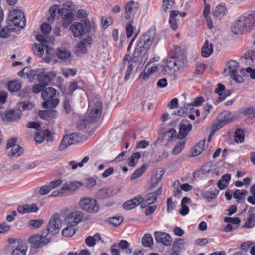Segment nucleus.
Listing matches in <instances>:
<instances>
[{"label": "nucleus", "instance_id": "423d86ee", "mask_svg": "<svg viewBox=\"0 0 255 255\" xmlns=\"http://www.w3.org/2000/svg\"><path fill=\"white\" fill-rule=\"evenodd\" d=\"M91 23L88 19H84L83 22H75L70 27V30L75 38L82 36L84 33L91 31Z\"/></svg>", "mask_w": 255, "mask_h": 255}, {"label": "nucleus", "instance_id": "c9c22d12", "mask_svg": "<svg viewBox=\"0 0 255 255\" xmlns=\"http://www.w3.org/2000/svg\"><path fill=\"white\" fill-rule=\"evenodd\" d=\"M8 89L10 92H17L22 87V83L18 80L10 81L8 83Z\"/></svg>", "mask_w": 255, "mask_h": 255}, {"label": "nucleus", "instance_id": "c85d7f7f", "mask_svg": "<svg viewBox=\"0 0 255 255\" xmlns=\"http://www.w3.org/2000/svg\"><path fill=\"white\" fill-rule=\"evenodd\" d=\"M192 126L190 124L182 123L180 127L179 133L178 135L179 139H182L185 137L188 133L191 130Z\"/></svg>", "mask_w": 255, "mask_h": 255}, {"label": "nucleus", "instance_id": "864d4df0", "mask_svg": "<svg viewBox=\"0 0 255 255\" xmlns=\"http://www.w3.org/2000/svg\"><path fill=\"white\" fill-rule=\"evenodd\" d=\"M255 225V214H252L247 219V221L245 223L244 226L245 228H250L254 226Z\"/></svg>", "mask_w": 255, "mask_h": 255}, {"label": "nucleus", "instance_id": "2eb2a0df", "mask_svg": "<svg viewBox=\"0 0 255 255\" xmlns=\"http://www.w3.org/2000/svg\"><path fill=\"white\" fill-rule=\"evenodd\" d=\"M92 40L91 37H87L80 41L75 47V53L77 55L85 54L87 51V48L92 44Z\"/></svg>", "mask_w": 255, "mask_h": 255}, {"label": "nucleus", "instance_id": "58836bf2", "mask_svg": "<svg viewBox=\"0 0 255 255\" xmlns=\"http://www.w3.org/2000/svg\"><path fill=\"white\" fill-rule=\"evenodd\" d=\"M231 180V176L229 174H225L222 176L221 180L218 183V187L223 190L227 187L229 181Z\"/></svg>", "mask_w": 255, "mask_h": 255}, {"label": "nucleus", "instance_id": "a211bd4d", "mask_svg": "<svg viewBox=\"0 0 255 255\" xmlns=\"http://www.w3.org/2000/svg\"><path fill=\"white\" fill-rule=\"evenodd\" d=\"M161 193L162 189L161 187H160L156 192L147 194L145 198H143V201L141 202V208H145L148 205L154 203Z\"/></svg>", "mask_w": 255, "mask_h": 255}, {"label": "nucleus", "instance_id": "774afa93", "mask_svg": "<svg viewBox=\"0 0 255 255\" xmlns=\"http://www.w3.org/2000/svg\"><path fill=\"white\" fill-rule=\"evenodd\" d=\"M130 245V244L126 240H121L120 242L118 244V247L119 249L123 250H126L127 249H128Z\"/></svg>", "mask_w": 255, "mask_h": 255}, {"label": "nucleus", "instance_id": "393cba45", "mask_svg": "<svg viewBox=\"0 0 255 255\" xmlns=\"http://www.w3.org/2000/svg\"><path fill=\"white\" fill-rule=\"evenodd\" d=\"M85 244L89 247H92L97 244L104 242L101 235L96 233L94 236H89L85 239Z\"/></svg>", "mask_w": 255, "mask_h": 255}, {"label": "nucleus", "instance_id": "f3484780", "mask_svg": "<svg viewBox=\"0 0 255 255\" xmlns=\"http://www.w3.org/2000/svg\"><path fill=\"white\" fill-rule=\"evenodd\" d=\"M56 74L54 71L44 72L39 71L37 73L38 79L40 84L45 86L48 85L50 82L56 77Z\"/></svg>", "mask_w": 255, "mask_h": 255}, {"label": "nucleus", "instance_id": "cd10ccee", "mask_svg": "<svg viewBox=\"0 0 255 255\" xmlns=\"http://www.w3.org/2000/svg\"><path fill=\"white\" fill-rule=\"evenodd\" d=\"M37 73V71L32 69L30 67H26L19 71L18 75L23 78L31 79L33 78Z\"/></svg>", "mask_w": 255, "mask_h": 255}, {"label": "nucleus", "instance_id": "a18cd8bd", "mask_svg": "<svg viewBox=\"0 0 255 255\" xmlns=\"http://www.w3.org/2000/svg\"><path fill=\"white\" fill-rule=\"evenodd\" d=\"M142 245L145 247H150L153 244L152 236L149 234H145L142 238Z\"/></svg>", "mask_w": 255, "mask_h": 255}, {"label": "nucleus", "instance_id": "9d476101", "mask_svg": "<svg viewBox=\"0 0 255 255\" xmlns=\"http://www.w3.org/2000/svg\"><path fill=\"white\" fill-rule=\"evenodd\" d=\"M83 216V214L81 211L72 212L65 217L63 224L64 226L75 227L82 220Z\"/></svg>", "mask_w": 255, "mask_h": 255}, {"label": "nucleus", "instance_id": "7ed1b4c3", "mask_svg": "<svg viewBox=\"0 0 255 255\" xmlns=\"http://www.w3.org/2000/svg\"><path fill=\"white\" fill-rule=\"evenodd\" d=\"M255 26V12L244 13L233 24L232 31L235 34H242L250 31Z\"/></svg>", "mask_w": 255, "mask_h": 255}, {"label": "nucleus", "instance_id": "5701e85b", "mask_svg": "<svg viewBox=\"0 0 255 255\" xmlns=\"http://www.w3.org/2000/svg\"><path fill=\"white\" fill-rule=\"evenodd\" d=\"M102 111V104L100 101H97L95 103L90 114L89 117L91 122H94L99 118Z\"/></svg>", "mask_w": 255, "mask_h": 255}, {"label": "nucleus", "instance_id": "6e6552de", "mask_svg": "<svg viewBox=\"0 0 255 255\" xmlns=\"http://www.w3.org/2000/svg\"><path fill=\"white\" fill-rule=\"evenodd\" d=\"M182 66L181 62L174 57L167 58L162 66V72L164 75H172Z\"/></svg>", "mask_w": 255, "mask_h": 255}, {"label": "nucleus", "instance_id": "f8f14e48", "mask_svg": "<svg viewBox=\"0 0 255 255\" xmlns=\"http://www.w3.org/2000/svg\"><path fill=\"white\" fill-rule=\"evenodd\" d=\"M61 226L62 222L59 215L58 214H54L50 219L47 226L48 232L49 234H55L58 232Z\"/></svg>", "mask_w": 255, "mask_h": 255}, {"label": "nucleus", "instance_id": "a19ab883", "mask_svg": "<svg viewBox=\"0 0 255 255\" xmlns=\"http://www.w3.org/2000/svg\"><path fill=\"white\" fill-rule=\"evenodd\" d=\"M227 12L226 7L224 5H218L213 13V15L216 17H221L224 16Z\"/></svg>", "mask_w": 255, "mask_h": 255}, {"label": "nucleus", "instance_id": "6e6d98bb", "mask_svg": "<svg viewBox=\"0 0 255 255\" xmlns=\"http://www.w3.org/2000/svg\"><path fill=\"white\" fill-rule=\"evenodd\" d=\"M146 169V166L143 165L140 168L136 170L131 177L132 180H135L142 175Z\"/></svg>", "mask_w": 255, "mask_h": 255}, {"label": "nucleus", "instance_id": "13d9d810", "mask_svg": "<svg viewBox=\"0 0 255 255\" xmlns=\"http://www.w3.org/2000/svg\"><path fill=\"white\" fill-rule=\"evenodd\" d=\"M96 180L92 177L87 178L85 180V182L83 183V185H85L86 188L87 189H90L93 187L96 184Z\"/></svg>", "mask_w": 255, "mask_h": 255}, {"label": "nucleus", "instance_id": "c756f323", "mask_svg": "<svg viewBox=\"0 0 255 255\" xmlns=\"http://www.w3.org/2000/svg\"><path fill=\"white\" fill-rule=\"evenodd\" d=\"M213 52V46L208 40L205 41L201 49V55L204 57H208Z\"/></svg>", "mask_w": 255, "mask_h": 255}, {"label": "nucleus", "instance_id": "de8ad7c7", "mask_svg": "<svg viewBox=\"0 0 255 255\" xmlns=\"http://www.w3.org/2000/svg\"><path fill=\"white\" fill-rule=\"evenodd\" d=\"M201 171L202 172V174L204 175L209 174L212 175V176H213L214 175H215L216 176L218 175V173L214 171L213 169V168L210 165H208L203 166L201 169Z\"/></svg>", "mask_w": 255, "mask_h": 255}, {"label": "nucleus", "instance_id": "bb28decb", "mask_svg": "<svg viewBox=\"0 0 255 255\" xmlns=\"http://www.w3.org/2000/svg\"><path fill=\"white\" fill-rule=\"evenodd\" d=\"M115 194L112 188H104L100 189L96 194L98 199L103 200L113 196Z\"/></svg>", "mask_w": 255, "mask_h": 255}, {"label": "nucleus", "instance_id": "72a5a7b5", "mask_svg": "<svg viewBox=\"0 0 255 255\" xmlns=\"http://www.w3.org/2000/svg\"><path fill=\"white\" fill-rule=\"evenodd\" d=\"M56 55L57 58L64 60L68 59L70 57L71 53L68 49L61 47L58 49Z\"/></svg>", "mask_w": 255, "mask_h": 255}, {"label": "nucleus", "instance_id": "aec40b11", "mask_svg": "<svg viewBox=\"0 0 255 255\" xmlns=\"http://www.w3.org/2000/svg\"><path fill=\"white\" fill-rule=\"evenodd\" d=\"M55 50L47 46L45 47V52L42 58L43 61L48 63L55 64L58 62Z\"/></svg>", "mask_w": 255, "mask_h": 255}, {"label": "nucleus", "instance_id": "473e14b6", "mask_svg": "<svg viewBox=\"0 0 255 255\" xmlns=\"http://www.w3.org/2000/svg\"><path fill=\"white\" fill-rule=\"evenodd\" d=\"M46 46L42 44H34L32 47L33 53L37 56L42 58L45 52Z\"/></svg>", "mask_w": 255, "mask_h": 255}, {"label": "nucleus", "instance_id": "0eeeda50", "mask_svg": "<svg viewBox=\"0 0 255 255\" xmlns=\"http://www.w3.org/2000/svg\"><path fill=\"white\" fill-rule=\"evenodd\" d=\"M79 206L81 209L89 213H95L99 210V206L96 200L87 197L80 199Z\"/></svg>", "mask_w": 255, "mask_h": 255}, {"label": "nucleus", "instance_id": "4468645a", "mask_svg": "<svg viewBox=\"0 0 255 255\" xmlns=\"http://www.w3.org/2000/svg\"><path fill=\"white\" fill-rule=\"evenodd\" d=\"M79 134L77 133H72L64 136L59 146V151H63L66 149L70 145L73 144L78 140Z\"/></svg>", "mask_w": 255, "mask_h": 255}, {"label": "nucleus", "instance_id": "f257e3e1", "mask_svg": "<svg viewBox=\"0 0 255 255\" xmlns=\"http://www.w3.org/2000/svg\"><path fill=\"white\" fill-rule=\"evenodd\" d=\"M73 3L71 1H67L62 5L56 4L53 5L49 9V12L53 19L58 17L60 15L62 26L66 28L74 20V14L72 9Z\"/></svg>", "mask_w": 255, "mask_h": 255}, {"label": "nucleus", "instance_id": "a878e982", "mask_svg": "<svg viewBox=\"0 0 255 255\" xmlns=\"http://www.w3.org/2000/svg\"><path fill=\"white\" fill-rule=\"evenodd\" d=\"M225 86L222 84H218L217 87L215 90V92L219 95L218 98V102L222 101L226 97L229 96L232 92L230 90H225Z\"/></svg>", "mask_w": 255, "mask_h": 255}, {"label": "nucleus", "instance_id": "dca6fc26", "mask_svg": "<svg viewBox=\"0 0 255 255\" xmlns=\"http://www.w3.org/2000/svg\"><path fill=\"white\" fill-rule=\"evenodd\" d=\"M138 3L134 1H130L125 6L124 17L127 20L130 19L137 11Z\"/></svg>", "mask_w": 255, "mask_h": 255}, {"label": "nucleus", "instance_id": "20e7f679", "mask_svg": "<svg viewBox=\"0 0 255 255\" xmlns=\"http://www.w3.org/2000/svg\"><path fill=\"white\" fill-rule=\"evenodd\" d=\"M8 24L11 29H20L23 28L26 24L24 14L22 10L14 9L9 11L8 17Z\"/></svg>", "mask_w": 255, "mask_h": 255}, {"label": "nucleus", "instance_id": "4c0bfd02", "mask_svg": "<svg viewBox=\"0 0 255 255\" xmlns=\"http://www.w3.org/2000/svg\"><path fill=\"white\" fill-rule=\"evenodd\" d=\"M27 246L25 244L21 243L18 245L16 248L12 251V255H26L27 251Z\"/></svg>", "mask_w": 255, "mask_h": 255}, {"label": "nucleus", "instance_id": "412c9836", "mask_svg": "<svg viewBox=\"0 0 255 255\" xmlns=\"http://www.w3.org/2000/svg\"><path fill=\"white\" fill-rule=\"evenodd\" d=\"M21 112L19 109H13L7 111L2 116V119L4 121L14 122L21 118Z\"/></svg>", "mask_w": 255, "mask_h": 255}, {"label": "nucleus", "instance_id": "7c9ffc66", "mask_svg": "<svg viewBox=\"0 0 255 255\" xmlns=\"http://www.w3.org/2000/svg\"><path fill=\"white\" fill-rule=\"evenodd\" d=\"M207 146V144L205 140H202L199 142L196 145L194 146L192 151V154L193 156H197L200 155Z\"/></svg>", "mask_w": 255, "mask_h": 255}, {"label": "nucleus", "instance_id": "603ef678", "mask_svg": "<svg viewBox=\"0 0 255 255\" xmlns=\"http://www.w3.org/2000/svg\"><path fill=\"white\" fill-rule=\"evenodd\" d=\"M37 166V163L35 161H22V169H33Z\"/></svg>", "mask_w": 255, "mask_h": 255}, {"label": "nucleus", "instance_id": "1a4fd4ad", "mask_svg": "<svg viewBox=\"0 0 255 255\" xmlns=\"http://www.w3.org/2000/svg\"><path fill=\"white\" fill-rule=\"evenodd\" d=\"M239 63L234 60L229 61L224 69V72L227 75H230L233 79L238 83L243 82V78L242 76L237 74V71L239 69Z\"/></svg>", "mask_w": 255, "mask_h": 255}, {"label": "nucleus", "instance_id": "e2e57ef3", "mask_svg": "<svg viewBox=\"0 0 255 255\" xmlns=\"http://www.w3.org/2000/svg\"><path fill=\"white\" fill-rule=\"evenodd\" d=\"M19 105L23 110H31L34 106V105L29 101L21 102L20 103Z\"/></svg>", "mask_w": 255, "mask_h": 255}, {"label": "nucleus", "instance_id": "c03bdc74", "mask_svg": "<svg viewBox=\"0 0 255 255\" xmlns=\"http://www.w3.org/2000/svg\"><path fill=\"white\" fill-rule=\"evenodd\" d=\"M224 125H225L224 123L221 120H220V119H219V118H218L217 122L214 123L212 125V132L210 133L208 138L209 142L210 141V138L211 137L212 135H213L214 134L215 132H216L219 129L223 127Z\"/></svg>", "mask_w": 255, "mask_h": 255}, {"label": "nucleus", "instance_id": "4be33fe9", "mask_svg": "<svg viewBox=\"0 0 255 255\" xmlns=\"http://www.w3.org/2000/svg\"><path fill=\"white\" fill-rule=\"evenodd\" d=\"M154 237L156 241L158 243H162L165 246H170L171 244V237L165 232H156L154 233Z\"/></svg>", "mask_w": 255, "mask_h": 255}, {"label": "nucleus", "instance_id": "680f3d73", "mask_svg": "<svg viewBox=\"0 0 255 255\" xmlns=\"http://www.w3.org/2000/svg\"><path fill=\"white\" fill-rule=\"evenodd\" d=\"M123 218L122 217H113L109 219L110 223L115 226L119 225L123 222Z\"/></svg>", "mask_w": 255, "mask_h": 255}, {"label": "nucleus", "instance_id": "ea45409f", "mask_svg": "<svg viewBox=\"0 0 255 255\" xmlns=\"http://www.w3.org/2000/svg\"><path fill=\"white\" fill-rule=\"evenodd\" d=\"M248 192L245 190H236L234 192L233 197L237 200V202L241 203L247 195Z\"/></svg>", "mask_w": 255, "mask_h": 255}, {"label": "nucleus", "instance_id": "b1692460", "mask_svg": "<svg viewBox=\"0 0 255 255\" xmlns=\"http://www.w3.org/2000/svg\"><path fill=\"white\" fill-rule=\"evenodd\" d=\"M142 201L143 197L138 195L132 200L125 202L123 205V207L127 210L132 209L139 205H140L141 207V202Z\"/></svg>", "mask_w": 255, "mask_h": 255}, {"label": "nucleus", "instance_id": "338daca9", "mask_svg": "<svg viewBox=\"0 0 255 255\" xmlns=\"http://www.w3.org/2000/svg\"><path fill=\"white\" fill-rule=\"evenodd\" d=\"M151 76V74L145 68L144 71L140 73L139 78L143 81H147Z\"/></svg>", "mask_w": 255, "mask_h": 255}, {"label": "nucleus", "instance_id": "09e8293b", "mask_svg": "<svg viewBox=\"0 0 255 255\" xmlns=\"http://www.w3.org/2000/svg\"><path fill=\"white\" fill-rule=\"evenodd\" d=\"M204 101V99L202 97H196L192 103H188L186 104L185 108L187 109L191 110L193 106H200Z\"/></svg>", "mask_w": 255, "mask_h": 255}, {"label": "nucleus", "instance_id": "5fc2aeb1", "mask_svg": "<svg viewBox=\"0 0 255 255\" xmlns=\"http://www.w3.org/2000/svg\"><path fill=\"white\" fill-rule=\"evenodd\" d=\"M44 223L43 219H33L30 220L28 222V226L33 228H38L40 227Z\"/></svg>", "mask_w": 255, "mask_h": 255}, {"label": "nucleus", "instance_id": "f704fd0d", "mask_svg": "<svg viewBox=\"0 0 255 255\" xmlns=\"http://www.w3.org/2000/svg\"><path fill=\"white\" fill-rule=\"evenodd\" d=\"M179 13V11L173 10L171 11L170 14L169 23L173 30H176L178 28L177 19L176 18Z\"/></svg>", "mask_w": 255, "mask_h": 255}, {"label": "nucleus", "instance_id": "39448f33", "mask_svg": "<svg viewBox=\"0 0 255 255\" xmlns=\"http://www.w3.org/2000/svg\"><path fill=\"white\" fill-rule=\"evenodd\" d=\"M56 94V90L52 87H48L42 91V98L45 100L42 103V106L44 108H54L59 103L58 98H53Z\"/></svg>", "mask_w": 255, "mask_h": 255}, {"label": "nucleus", "instance_id": "9b49d317", "mask_svg": "<svg viewBox=\"0 0 255 255\" xmlns=\"http://www.w3.org/2000/svg\"><path fill=\"white\" fill-rule=\"evenodd\" d=\"M139 57H135L134 53H133L132 60L130 62H125L124 66L127 68V69L124 77L125 80L127 81L129 79L134 67H136L138 69L143 66V65L140 66L139 65Z\"/></svg>", "mask_w": 255, "mask_h": 255}, {"label": "nucleus", "instance_id": "4d7b16f0", "mask_svg": "<svg viewBox=\"0 0 255 255\" xmlns=\"http://www.w3.org/2000/svg\"><path fill=\"white\" fill-rule=\"evenodd\" d=\"M10 26L9 24L6 27H4L1 30V38H8L10 36L11 33L14 31L16 30V29H11L9 28Z\"/></svg>", "mask_w": 255, "mask_h": 255}, {"label": "nucleus", "instance_id": "8fccbe9b", "mask_svg": "<svg viewBox=\"0 0 255 255\" xmlns=\"http://www.w3.org/2000/svg\"><path fill=\"white\" fill-rule=\"evenodd\" d=\"M140 158V154L139 152H136L134 153L129 159H128V165L130 166L133 167L135 166L137 163L138 160Z\"/></svg>", "mask_w": 255, "mask_h": 255}, {"label": "nucleus", "instance_id": "3c124183", "mask_svg": "<svg viewBox=\"0 0 255 255\" xmlns=\"http://www.w3.org/2000/svg\"><path fill=\"white\" fill-rule=\"evenodd\" d=\"M235 141L237 143H242L244 139V132L240 129H237L234 134Z\"/></svg>", "mask_w": 255, "mask_h": 255}, {"label": "nucleus", "instance_id": "69168bd1", "mask_svg": "<svg viewBox=\"0 0 255 255\" xmlns=\"http://www.w3.org/2000/svg\"><path fill=\"white\" fill-rule=\"evenodd\" d=\"M62 184V180L59 179L50 182L48 185L51 190H52L61 185Z\"/></svg>", "mask_w": 255, "mask_h": 255}, {"label": "nucleus", "instance_id": "2f4dec72", "mask_svg": "<svg viewBox=\"0 0 255 255\" xmlns=\"http://www.w3.org/2000/svg\"><path fill=\"white\" fill-rule=\"evenodd\" d=\"M56 110H43L40 111L39 115L41 118L46 120H50L55 118L57 116Z\"/></svg>", "mask_w": 255, "mask_h": 255}, {"label": "nucleus", "instance_id": "052dcab7", "mask_svg": "<svg viewBox=\"0 0 255 255\" xmlns=\"http://www.w3.org/2000/svg\"><path fill=\"white\" fill-rule=\"evenodd\" d=\"M174 4V0H163L162 8L165 11L171 9Z\"/></svg>", "mask_w": 255, "mask_h": 255}, {"label": "nucleus", "instance_id": "bf43d9fd", "mask_svg": "<svg viewBox=\"0 0 255 255\" xmlns=\"http://www.w3.org/2000/svg\"><path fill=\"white\" fill-rule=\"evenodd\" d=\"M185 141H181L179 143H178L173 149V154L176 155L181 152L185 147Z\"/></svg>", "mask_w": 255, "mask_h": 255}, {"label": "nucleus", "instance_id": "f03ea898", "mask_svg": "<svg viewBox=\"0 0 255 255\" xmlns=\"http://www.w3.org/2000/svg\"><path fill=\"white\" fill-rule=\"evenodd\" d=\"M156 38L154 29H150L145 33L140 39L134 50L135 57H139L140 66L143 65L147 59L146 53Z\"/></svg>", "mask_w": 255, "mask_h": 255}, {"label": "nucleus", "instance_id": "0e129e2a", "mask_svg": "<svg viewBox=\"0 0 255 255\" xmlns=\"http://www.w3.org/2000/svg\"><path fill=\"white\" fill-rule=\"evenodd\" d=\"M71 186L72 192L77 190L78 188L83 185V183L81 181H73L69 182Z\"/></svg>", "mask_w": 255, "mask_h": 255}, {"label": "nucleus", "instance_id": "37998d69", "mask_svg": "<svg viewBox=\"0 0 255 255\" xmlns=\"http://www.w3.org/2000/svg\"><path fill=\"white\" fill-rule=\"evenodd\" d=\"M219 194V191L215 192H211L206 191L202 193V195L204 198L208 202H211L212 200L215 199Z\"/></svg>", "mask_w": 255, "mask_h": 255}, {"label": "nucleus", "instance_id": "e433bc0d", "mask_svg": "<svg viewBox=\"0 0 255 255\" xmlns=\"http://www.w3.org/2000/svg\"><path fill=\"white\" fill-rule=\"evenodd\" d=\"M163 174L164 172L162 170H159L156 172L154 176L151 179V183L150 185L151 189H153L158 184L161 180Z\"/></svg>", "mask_w": 255, "mask_h": 255}, {"label": "nucleus", "instance_id": "49530a36", "mask_svg": "<svg viewBox=\"0 0 255 255\" xmlns=\"http://www.w3.org/2000/svg\"><path fill=\"white\" fill-rule=\"evenodd\" d=\"M76 232L75 227L70 226H65V227L62 230V235L64 236L69 237L72 236Z\"/></svg>", "mask_w": 255, "mask_h": 255}, {"label": "nucleus", "instance_id": "79ce46f5", "mask_svg": "<svg viewBox=\"0 0 255 255\" xmlns=\"http://www.w3.org/2000/svg\"><path fill=\"white\" fill-rule=\"evenodd\" d=\"M218 118L221 120L226 125L228 123L230 122L233 119L232 114L228 111L222 112Z\"/></svg>", "mask_w": 255, "mask_h": 255}, {"label": "nucleus", "instance_id": "ddd939ff", "mask_svg": "<svg viewBox=\"0 0 255 255\" xmlns=\"http://www.w3.org/2000/svg\"><path fill=\"white\" fill-rule=\"evenodd\" d=\"M17 138H11L9 139L7 143L6 148L10 149V155L13 157H17L22 154L23 148L16 144Z\"/></svg>", "mask_w": 255, "mask_h": 255}, {"label": "nucleus", "instance_id": "6ab92c4d", "mask_svg": "<svg viewBox=\"0 0 255 255\" xmlns=\"http://www.w3.org/2000/svg\"><path fill=\"white\" fill-rule=\"evenodd\" d=\"M28 242L33 247L38 248L48 244L49 240L43 237L41 235H34L29 238Z\"/></svg>", "mask_w": 255, "mask_h": 255}]
</instances>
